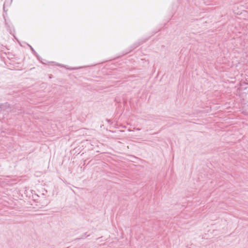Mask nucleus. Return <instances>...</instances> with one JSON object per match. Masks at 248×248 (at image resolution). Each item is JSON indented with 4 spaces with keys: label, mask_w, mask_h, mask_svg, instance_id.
Here are the masks:
<instances>
[{
    "label": "nucleus",
    "mask_w": 248,
    "mask_h": 248,
    "mask_svg": "<svg viewBox=\"0 0 248 248\" xmlns=\"http://www.w3.org/2000/svg\"><path fill=\"white\" fill-rule=\"evenodd\" d=\"M12 2V0H5L4 4H3V10L4 11H6L5 8L6 6H8L11 5Z\"/></svg>",
    "instance_id": "nucleus-2"
},
{
    "label": "nucleus",
    "mask_w": 248,
    "mask_h": 248,
    "mask_svg": "<svg viewBox=\"0 0 248 248\" xmlns=\"http://www.w3.org/2000/svg\"><path fill=\"white\" fill-rule=\"evenodd\" d=\"M13 36H14V37L16 39V36L14 34H13Z\"/></svg>",
    "instance_id": "nucleus-4"
},
{
    "label": "nucleus",
    "mask_w": 248,
    "mask_h": 248,
    "mask_svg": "<svg viewBox=\"0 0 248 248\" xmlns=\"http://www.w3.org/2000/svg\"><path fill=\"white\" fill-rule=\"evenodd\" d=\"M10 109V105L7 102L0 104V114L5 115Z\"/></svg>",
    "instance_id": "nucleus-1"
},
{
    "label": "nucleus",
    "mask_w": 248,
    "mask_h": 248,
    "mask_svg": "<svg viewBox=\"0 0 248 248\" xmlns=\"http://www.w3.org/2000/svg\"><path fill=\"white\" fill-rule=\"evenodd\" d=\"M8 58L11 61V60L10 59V55H9L8 56ZM12 60H11V62H15V59L14 58H12Z\"/></svg>",
    "instance_id": "nucleus-3"
}]
</instances>
